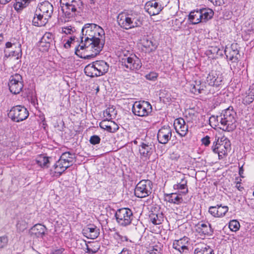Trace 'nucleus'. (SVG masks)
<instances>
[{
  "mask_svg": "<svg viewBox=\"0 0 254 254\" xmlns=\"http://www.w3.org/2000/svg\"><path fill=\"white\" fill-rule=\"evenodd\" d=\"M205 54L209 58L212 59H217L223 56V48H220L216 46H209L208 50L205 51Z\"/></svg>",
  "mask_w": 254,
  "mask_h": 254,
  "instance_id": "obj_21",
  "label": "nucleus"
},
{
  "mask_svg": "<svg viewBox=\"0 0 254 254\" xmlns=\"http://www.w3.org/2000/svg\"><path fill=\"white\" fill-rule=\"evenodd\" d=\"M75 38L76 37L75 36L70 37L69 39L68 40L66 43L64 44L65 48H67L70 47V45L71 44H74V43L75 42Z\"/></svg>",
  "mask_w": 254,
  "mask_h": 254,
  "instance_id": "obj_54",
  "label": "nucleus"
},
{
  "mask_svg": "<svg viewBox=\"0 0 254 254\" xmlns=\"http://www.w3.org/2000/svg\"><path fill=\"white\" fill-rule=\"evenodd\" d=\"M9 56L16 57V59L18 60L22 57L21 45L20 44H17L15 46V50L12 51L9 53Z\"/></svg>",
  "mask_w": 254,
  "mask_h": 254,
  "instance_id": "obj_42",
  "label": "nucleus"
},
{
  "mask_svg": "<svg viewBox=\"0 0 254 254\" xmlns=\"http://www.w3.org/2000/svg\"><path fill=\"white\" fill-rule=\"evenodd\" d=\"M81 33L80 37L81 41L87 42V44L92 43V44L100 42L102 44L101 49H103L105 42L101 38L105 33L101 27L94 23H87L82 27Z\"/></svg>",
  "mask_w": 254,
  "mask_h": 254,
  "instance_id": "obj_2",
  "label": "nucleus"
},
{
  "mask_svg": "<svg viewBox=\"0 0 254 254\" xmlns=\"http://www.w3.org/2000/svg\"><path fill=\"white\" fill-rule=\"evenodd\" d=\"M145 77L148 80L154 81L157 78V74L155 72H152L146 74Z\"/></svg>",
  "mask_w": 254,
  "mask_h": 254,
  "instance_id": "obj_53",
  "label": "nucleus"
},
{
  "mask_svg": "<svg viewBox=\"0 0 254 254\" xmlns=\"http://www.w3.org/2000/svg\"><path fill=\"white\" fill-rule=\"evenodd\" d=\"M206 87L204 83L202 82L200 80H195L191 85L190 90L192 93L197 95L204 93Z\"/></svg>",
  "mask_w": 254,
  "mask_h": 254,
  "instance_id": "obj_28",
  "label": "nucleus"
},
{
  "mask_svg": "<svg viewBox=\"0 0 254 254\" xmlns=\"http://www.w3.org/2000/svg\"><path fill=\"white\" fill-rule=\"evenodd\" d=\"M96 252V251H93L92 249H91V248H89V247H87V251H86V253H89V254H94Z\"/></svg>",
  "mask_w": 254,
  "mask_h": 254,
  "instance_id": "obj_62",
  "label": "nucleus"
},
{
  "mask_svg": "<svg viewBox=\"0 0 254 254\" xmlns=\"http://www.w3.org/2000/svg\"><path fill=\"white\" fill-rule=\"evenodd\" d=\"M43 164H40V165L42 167H47V164L49 163V159L47 157H43L42 158Z\"/></svg>",
  "mask_w": 254,
  "mask_h": 254,
  "instance_id": "obj_57",
  "label": "nucleus"
},
{
  "mask_svg": "<svg viewBox=\"0 0 254 254\" xmlns=\"http://www.w3.org/2000/svg\"><path fill=\"white\" fill-rule=\"evenodd\" d=\"M194 254H214L213 249L205 244L198 245L194 250Z\"/></svg>",
  "mask_w": 254,
  "mask_h": 254,
  "instance_id": "obj_32",
  "label": "nucleus"
},
{
  "mask_svg": "<svg viewBox=\"0 0 254 254\" xmlns=\"http://www.w3.org/2000/svg\"><path fill=\"white\" fill-rule=\"evenodd\" d=\"M60 4L64 22L71 20L78 15L82 7L81 0H60Z\"/></svg>",
  "mask_w": 254,
  "mask_h": 254,
  "instance_id": "obj_4",
  "label": "nucleus"
},
{
  "mask_svg": "<svg viewBox=\"0 0 254 254\" xmlns=\"http://www.w3.org/2000/svg\"><path fill=\"white\" fill-rule=\"evenodd\" d=\"M218 141V139L213 142V144L212 146V149L215 153H217L218 154L219 158L221 159L223 158V155H224L226 154V152H222L220 151L219 150L221 147H223L221 145H220L217 143ZM225 147V146H224Z\"/></svg>",
  "mask_w": 254,
  "mask_h": 254,
  "instance_id": "obj_43",
  "label": "nucleus"
},
{
  "mask_svg": "<svg viewBox=\"0 0 254 254\" xmlns=\"http://www.w3.org/2000/svg\"><path fill=\"white\" fill-rule=\"evenodd\" d=\"M11 0H0V3L5 4L9 2Z\"/></svg>",
  "mask_w": 254,
  "mask_h": 254,
  "instance_id": "obj_64",
  "label": "nucleus"
},
{
  "mask_svg": "<svg viewBox=\"0 0 254 254\" xmlns=\"http://www.w3.org/2000/svg\"><path fill=\"white\" fill-rule=\"evenodd\" d=\"M172 137V129L169 126H164L158 131L157 139L159 143H167Z\"/></svg>",
  "mask_w": 254,
  "mask_h": 254,
  "instance_id": "obj_14",
  "label": "nucleus"
},
{
  "mask_svg": "<svg viewBox=\"0 0 254 254\" xmlns=\"http://www.w3.org/2000/svg\"><path fill=\"white\" fill-rule=\"evenodd\" d=\"M239 47L237 43H233L230 47L225 48L224 52L226 58L232 64H237L240 57Z\"/></svg>",
  "mask_w": 254,
  "mask_h": 254,
  "instance_id": "obj_11",
  "label": "nucleus"
},
{
  "mask_svg": "<svg viewBox=\"0 0 254 254\" xmlns=\"http://www.w3.org/2000/svg\"><path fill=\"white\" fill-rule=\"evenodd\" d=\"M196 231L201 236H211L213 229L207 222H200L196 225Z\"/></svg>",
  "mask_w": 254,
  "mask_h": 254,
  "instance_id": "obj_17",
  "label": "nucleus"
},
{
  "mask_svg": "<svg viewBox=\"0 0 254 254\" xmlns=\"http://www.w3.org/2000/svg\"><path fill=\"white\" fill-rule=\"evenodd\" d=\"M129 19L127 12H123L120 13L117 17V21L119 25L126 30L130 29L129 24Z\"/></svg>",
  "mask_w": 254,
  "mask_h": 254,
  "instance_id": "obj_27",
  "label": "nucleus"
},
{
  "mask_svg": "<svg viewBox=\"0 0 254 254\" xmlns=\"http://www.w3.org/2000/svg\"><path fill=\"white\" fill-rule=\"evenodd\" d=\"M53 9V5L48 1L40 3L32 20L33 25L38 27L45 26L52 17Z\"/></svg>",
  "mask_w": 254,
  "mask_h": 254,
  "instance_id": "obj_3",
  "label": "nucleus"
},
{
  "mask_svg": "<svg viewBox=\"0 0 254 254\" xmlns=\"http://www.w3.org/2000/svg\"><path fill=\"white\" fill-rule=\"evenodd\" d=\"M14 8L16 11L22 10L29 4L31 0H15Z\"/></svg>",
  "mask_w": 254,
  "mask_h": 254,
  "instance_id": "obj_41",
  "label": "nucleus"
},
{
  "mask_svg": "<svg viewBox=\"0 0 254 254\" xmlns=\"http://www.w3.org/2000/svg\"><path fill=\"white\" fill-rule=\"evenodd\" d=\"M142 45L146 49V52L150 53L154 51L157 46L153 42V40L148 39V38H144L142 40Z\"/></svg>",
  "mask_w": 254,
  "mask_h": 254,
  "instance_id": "obj_31",
  "label": "nucleus"
},
{
  "mask_svg": "<svg viewBox=\"0 0 254 254\" xmlns=\"http://www.w3.org/2000/svg\"><path fill=\"white\" fill-rule=\"evenodd\" d=\"M166 200L170 203L176 204H180L183 201V198L176 193H172L167 194L166 196Z\"/></svg>",
  "mask_w": 254,
  "mask_h": 254,
  "instance_id": "obj_36",
  "label": "nucleus"
},
{
  "mask_svg": "<svg viewBox=\"0 0 254 254\" xmlns=\"http://www.w3.org/2000/svg\"><path fill=\"white\" fill-rule=\"evenodd\" d=\"M8 242L7 237L6 236H2L0 237V249L3 248L5 247Z\"/></svg>",
  "mask_w": 254,
  "mask_h": 254,
  "instance_id": "obj_52",
  "label": "nucleus"
},
{
  "mask_svg": "<svg viewBox=\"0 0 254 254\" xmlns=\"http://www.w3.org/2000/svg\"><path fill=\"white\" fill-rule=\"evenodd\" d=\"M60 158L70 167L75 161V155L70 152H65L62 154Z\"/></svg>",
  "mask_w": 254,
  "mask_h": 254,
  "instance_id": "obj_34",
  "label": "nucleus"
},
{
  "mask_svg": "<svg viewBox=\"0 0 254 254\" xmlns=\"http://www.w3.org/2000/svg\"><path fill=\"white\" fill-rule=\"evenodd\" d=\"M84 72L87 76L91 77L101 76L96 62L87 65L84 68Z\"/></svg>",
  "mask_w": 254,
  "mask_h": 254,
  "instance_id": "obj_22",
  "label": "nucleus"
},
{
  "mask_svg": "<svg viewBox=\"0 0 254 254\" xmlns=\"http://www.w3.org/2000/svg\"><path fill=\"white\" fill-rule=\"evenodd\" d=\"M189 238L187 237H184L179 240H176L173 242V248L181 254H187L189 251Z\"/></svg>",
  "mask_w": 254,
  "mask_h": 254,
  "instance_id": "obj_13",
  "label": "nucleus"
},
{
  "mask_svg": "<svg viewBox=\"0 0 254 254\" xmlns=\"http://www.w3.org/2000/svg\"><path fill=\"white\" fill-rule=\"evenodd\" d=\"M239 175L241 177H243L242 175L244 173V169L243 168V166L239 167Z\"/></svg>",
  "mask_w": 254,
  "mask_h": 254,
  "instance_id": "obj_61",
  "label": "nucleus"
},
{
  "mask_svg": "<svg viewBox=\"0 0 254 254\" xmlns=\"http://www.w3.org/2000/svg\"><path fill=\"white\" fill-rule=\"evenodd\" d=\"M54 38L53 35L50 32H46L41 38L40 42V45L45 47L47 49L50 47V43L52 42Z\"/></svg>",
  "mask_w": 254,
  "mask_h": 254,
  "instance_id": "obj_33",
  "label": "nucleus"
},
{
  "mask_svg": "<svg viewBox=\"0 0 254 254\" xmlns=\"http://www.w3.org/2000/svg\"><path fill=\"white\" fill-rule=\"evenodd\" d=\"M152 111V106L148 101H136L132 107V113L139 117L147 116Z\"/></svg>",
  "mask_w": 254,
  "mask_h": 254,
  "instance_id": "obj_8",
  "label": "nucleus"
},
{
  "mask_svg": "<svg viewBox=\"0 0 254 254\" xmlns=\"http://www.w3.org/2000/svg\"><path fill=\"white\" fill-rule=\"evenodd\" d=\"M103 120L99 124V126L101 128L106 130L109 132H115L117 131L119 127L118 125L113 121Z\"/></svg>",
  "mask_w": 254,
  "mask_h": 254,
  "instance_id": "obj_24",
  "label": "nucleus"
},
{
  "mask_svg": "<svg viewBox=\"0 0 254 254\" xmlns=\"http://www.w3.org/2000/svg\"><path fill=\"white\" fill-rule=\"evenodd\" d=\"M153 184L149 180H142L136 185L134 195L138 198H144L152 193Z\"/></svg>",
  "mask_w": 254,
  "mask_h": 254,
  "instance_id": "obj_6",
  "label": "nucleus"
},
{
  "mask_svg": "<svg viewBox=\"0 0 254 254\" xmlns=\"http://www.w3.org/2000/svg\"><path fill=\"white\" fill-rule=\"evenodd\" d=\"M187 184V180L185 177H183V178L181 179L180 182H178L176 184L174 185L173 188L174 190H177L180 191L182 193L186 194L188 192Z\"/></svg>",
  "mask_w": 254,
  "mask_h": 254,
  "instance_id": "obj_30",
  "label": "nucleus"
},
{
  "mask_svg": "<svg viewBox=\"0 0 254 254\" xmlns=\"http://www.w3.org/2000/svg\"><path fill=\"white\" fill-rule=\"evenodd\" d=\"M254 100V95L251 94V95H248V96H246V97L244 99L243 101L244 102V103L248 105L250 103H252Z\"/></svg>",
  "mask_w": 254,
  "mask_h": 254,
  "instance_id": "obj_51",
  "label": "nucleus"
},
{
  "mask_svg": "<svg viewBox=\"0 0 254 254\" xmlns=\"http://www.w3.org/2000/svg\"><path fill=\"white\" fill-rule=\"evenodd\" d=\"M114 237L116 240L118 241V242L127 241L128 240L127 236H123L118 232H116L114 234Z\"/></svg>",
  "mask_w": 254,
  "mask_h": 254,
  "instance_id": "obj_49",
  "label": "nucleus"
},
{
  "mask_svg": "<svg viewBox=\"0 0 254 254\" xmlns=\"http://www.w3.org/2000/svg\"><path fill=\"white\" fill-rule=\"evenodd\" d=\"M118 254H129V251L127 248H124L121 253Z\"/></svg>",
  "mask_w": 254,
  "mask_h": 254,
  "instance_id": "obj_60",
  "label": "nucleus"
},
{
  "mask_svg": "<svg viewBox=\"0 0 254 254\" xmlns=\"http://www.w3.org/2000/svg\"><path fill=\"white\" fill-rule=\"evenodd\" d=\"M115 217L118 223L122 226L129 225L133 218L132 211L127 208L118 209L115 213Z\"/></svg>",
  "mask_w": 254,
  "mask_h": 254,
  "instance_id": "obj_7",
  "label": "nucleus"
},
{
  "mask_svg": "<svg viewBox=\"0 0 254 254\" xmlns=\"http://www.w3.org/2000/svg\"><path fill=\"white\" fill-rule=\"evenodd\" d=\"M46 230L47 228L44 225L37 224L30 229L29 233L32 236L36 238H43Z\"/></svg>",
  "mask_w": 254,
  "mask_h": 254,
  "instance_id": "obj_23",
  "label": "nucleus"
},
{
  "mask_svg": "<svg viewBox=\"0 0 254 254\" xmlns=\"http://www.w3.org/2000/svg\"><path fill=\"white\" fill-rule=\"evenodd\" d=\"M97 44H92L87 42L81 41L78 45H75V54L79 57L85 59H90L98 55L102 50L101 49V43L97 42Z\"/></svg>",
  "mask_w": 254,
  "mask_h": 254,
  "instance_id": "obj_5",
  "label": "nucleus"
},
{
  "mask_svg": "<svg viewBox=\"0 0 254 254\" xmlns=\"http://www.w3.org/2000/svg\"><path fill=\"white\" fill-rule=\"evenodd\" d=\"M17 230L19 232H23L27 228V223L23 220H19L16 224Z\"/></svg>",
  "mask_w": 254,
  "mask_h": 254,
  "instance_id": "obj_44",
  "label": "nucleus"
},
{
  "mask_svg": "<svg viewBox=\"0 0 254 254\" xmlns=\"http://www.w3.org/2000/svg\"><path fill=\"white\" fill-rule=\"evenodd\" d=\"M117 114V111L113 106L109 107L107 108L103 112L104 117H106L105 120L111 121L115 118Z\"/></svg>",
  "mask_w": 254,
  "mask_h": 254,
  "instance_id": "obj_38",
  "label": "nucleus"
},
{
  "mask_svg": "<svg viewBox=\"0 0 254 254\" xmlns=\"http://www.w3.org/2000/svg\"><path fill=\"white\" fill-rule=\"evenodd\" d=\"M176 132L181 136H185L188 132V126L186 124L184 119H176L174 123Z\"/></svg>",
  "mask_w": 254,
  "mask_h": 254,
  "instance_id": "obj_16",
  "label": "nucleus"
},
{
  "mask_svg": "<svg viewBox=\"0 0 254 254\" xmlns=\"http://www.w3.org/2000/svg\"><path fill=\"white\" fill-rule=\"evenodd\" d=\"M83 231L87 237L91 239H96L99 235V229L94 225H88Z\"/></svg>",
  "mask_w": 254,
  "mask_h": 254,
  "instance_id": "obj_29",
  "label": "nucleus"
},
{
  "mask_svg": "<svg viewBox=\"0 0 254 254\" xmlns=\"http://www.w3.org/2000/svg\"><path fill=\"white\" fill-rule=\"evenodd\" d=\"M101 139L97 135H93L91 136L89 139V142L91 144L96 145L100 142Z\"/></svg>",
  "mask_w": 254,
  "mask_h": 254,
  "instance_id": "obj_48",
  "label": "nucleus"
},
{
  "mask_svg": "<svg viewBox=\"0 0 254 254\" xmlns=\"http://www.w3.org/2000/svg\"><path fill=\"white\" fill-rule=\"evenodd\" d=\"M64 249L63 248H60L59 249L55 250L53 252V254H62Z\"/></svg>",
  "mask_w": 254,
  "mask_h": 254,
  "instance_id": "obj_58",
  "label": "nucleus"
},
{
  "mask_svg": "<svg viewBox=\"0 0 254 254\" xmlns=\"http://www.w3.org/2000/svg\"><path fill=\"white\" fill-rule=\"evenodd\" d=\"M201 142L205 146H207L210 144V137L208 136H206L205 137L202 138L201 139Z\"/></svg>",
  "mask_w": 254,
  "mask_h": 254,
  "instance_id": "obj_55",
  "label": "nucleus"
},
{
  "mask_svg": "<svg viewBox=\"0 0 254 254\" xmlns=\"http://www.w3.org/2000/svg\"><path fill=\"white\" fill-rule=\"evenodd\" d=\"M227 206H222V204H217L216 206H210L208 209L209 213L213 217L222 218L224 217L228 211Z\"/></svg>",
  "mask_w": 254,
  "mask_h": 254,
  "instance_id": "obj_15",
  "label": "nucleus"
},
{
  "mask_svg": "<svg viewBox=\"0 0 254 254\" xmlns=\"http://www.w3.org/2000/svg\"><path fill=\"white\" fill-rule=\"evenodd\" d=\"M236 187L240 191H242L244 189V188L241 187L240 184L238 183L237 184Z\"/></svg>",
  "mask_w": 254,
  "mask_h": 254,
  "instance_id": "obj_63",
  "label": "nucleus"
},
{
  "mask_svg": "<svg viewBox=\"0 0 254 254\" xmlns=\"http://www.w3.org/2000/svg\"><path fill=\"white\" fill-rule=\"evenodd\" d=\"M189 19L192 24H196L202 22L201 11L200 10L191 11L189 14Z\"/></svg>",
  "mask_w": 254,
  "mask_h": 254,
  "instance_id": "obj_35",
  "label": "nucleus"
},
{
  "mask_svg": "<svg viewBox=\"0 0 254 254\" xmlns=\"http://www.w3.org/2000/svg\"><path fill=\"white\" fill-rule=\"evenodd\" d=\"M29 112L24 106L18 105L13 107L8 113V116L15 122H19L26 119Z\"/></svg>",
  "mask_w": 254,
  "mask_h": 254,
  "instance_id": "obj_9",
  "label": "nucleus"
},
{
  "mask_svg": "<svg viewBox=\"0 0 254 254\" xmlns=\"http://www.w3.org/2000/svg\"><path fill=\"white\" fill-rule=\"evenodd\" d=\"M13 46H14L15 47V46H17V44H15L14 43H12L11 42H7L5 44V47L6 48H11Z\"/></svg>",
  "mask_w": 254,
  "mask_h": 254,
  "instance_id": "obj_59",
  "label": "nucleus"
},
{
  "mask_svg": "<svg viewBox=\"0 0 254 254\" xmlns=\"http://www.w3.org/2000/svg\"><path fill=\"white\" fill-rule=\"evenodd\" d=\"M162 249L160 245H155L153 246L150 254H162Z\"/></svg>",
  "mask_w": 254,
  "mask_h": 254,
  "instance_id": "obj_50",
  "label": "nucleus"
},
{
  "mask_svg": "<svg viewBox=\"0 0 254 254\" xmlns=\"http://www.w3.org/2000/svg\"><path fill=\"white\" fill-rule=\"evenodd\" d=\"M67 165L62 159L60 158L53 166L55 175L57 177L60 176L69 167Z\"/></svg>",
  "mask_w": 254,
  "mask_h": 254,
  "instance_id": "obj_25",
  "label": "nucleus"
},
{
  "mask_svg": "<svg viewBox=\"0 0 254 254\" xmlns=\"http://www.w3.org/2000/svg\"><path fill=\"white\" fill-rule=\"evenodd\" d=\"M132 54H134L132 52H130L128 50H123L121 55V63L123 62V61H124V60H126V59L129 58V57H131L132 56Z\"/></svg>",
  "mask_w": 254,
  "mask_h": 254,
  "instance_id": "obj_46",
  "label": "nucleus"
},
{
  "mask_svg": "<svg viewBox=\"0 0 254 254\" xmlns=\"http://www.w3.org/2000/svg\"><path fill=\"white\" fill-rule=\"evenodd\" d=\"M130 29L140 27L142 25L141 16L137 12L130 11L127 12Z\"/></svg>",
  "mask_w": 254,
  "mask_h": 254,
  "instance_id": "obj_18",
  "label": "nucleus"
},
{
  "mask_svg": "<svg viewBox=\"0 0 254 254\" xmlns=\"http://www.w3.org/2000/svg\"><path fill=\"white\" fill-rule=\"evenodd\" d=\"M206 82L210 86H219L222 81V77L218 75L215 71H212L207 75Z\"/></svg>",
  "mask_w": 254,
  "mask_h": 254,
  "instance_id": "obj_26",
  "label": "nucleus"
},
{
  "mask_svg": "<svg viewBox=\"0 0 254 254\" xmlns=\"http://www.w3.org/2000/svg\"><path fill=\"white\" fill-rule=\"evenodd\" d=\"M154 145L149 142H141L139 147L140 155L146 158H149L153 151Z\"/></svg>",
  "mask_w": 254,
  "mask_h": 254,
  "instance_id": "obj_20",
  "label": "nucleus"
},
{
  "mask_svg": "<svg viewBox=\"0 0 254 254\" xmlns=\"http://www.w3.org/2000/svg\"><path fill=\"white\" fill-rule=\"evenodd\" d=\"M212 119H216L219 128L225 131L231 132L237 127V114L232 106L223 110L216 118L212 116L209 121Z\"/></svg>",
  "mask_w": 254,
  "mask_h": 254,
  "instance_id": "obj_1",
  "label": "nucleus"
},
{
  "mask_svg": "<svg viewBox=\"0 0 254 254\" xmlns=\"http://www.w3.org/2000/svg\"><path fill=\"white\" fill-rule=\"evenodd\" d=\"M163 215L162 213H155L151 212L149 214V219L150 221L155 225H159L163 221Z\"/></svg>",
  "mask_w": 254,
  "mask_h": 254,
  "instance_id": "obj_37",
  "label": "nucleus"
},
{
  "mask_svg": "<svg viewBox=\"0 0 254 254\" xmlns=\"http://www.w3.org/2000/svg\"><path fill=\"white\" fill-rule=\"evenodd\" d=\"M122 64L126 68L131 70H138L142 66L140 60L135 54H132L131 57H129V59H126L124 61H123Z\"/></svg>",
  "mask_w": 254,
  "mask_h": 254,
  "instance_id": "obj_12",
  "label": "nucleus"
},
{
  "mask_svg": "<svg viewBox=\"0 0 254 254\" xmlns=\"http://www.w3.org/2000/svg\"><path fill=\"white\" fill-rule=\"evenodd\" d=\"M8 87L12 94L19 93L23 87L22 76L18 73L11 75L9 79Z\"/></svg>",
  "mask_w": 254,
  "mask_h": 254,
  "instance_id": "obj_10",
  "label": "nucleus"
},
{
  "mask_svg": "<svg viewBox=\"0 0 254 254\" xmlns=\"http://www.w3.org/2000/svg\"><path fill=\"white\" fill-rule=\"evenodd\" d=\"M240 223L236 220H233L230 221L229 223V227L230 229L233 232L237 231L240 228Z\"/></svg>",
  "mask_w": 254,
  "mask_h": 254,
  "instance_id": "obj_45",
  "label": "nucleus"
},
{
  "mask_svg": "<svg viewBox=\"0 0 254 254\" xmlns=\"http://www.w3.org/2000/svg\"><path fill=\"white\" fill-rule=\"evenodd\" d=\"M201 11V18L202 22H206L211 19L213 15V11L210 9H203L200 10Z\"/></svg>",
  "mask_w": 254,
  "mask_h": 254,
  "instance_id": "obj_40",
  "label": "nucleus"
},
{
  "mask_svg": "<svg viewBox=\"0 0 254 254\" xmlns=\"http://www.w3.org/2000/svg\"><path fill=\"white\" fill-rule=\"evenodd\" d=\"M95 62L101 75H103L108 72L109 68V65L107 63L104 61H96Z\"/></svg>",
  "mask_w": 254,
  "mask_h": 254,
  "instance_id": "obj_39",
  "label": "nucleus"
},
{
  "mask_svg": "<svg viewBox=\"0 0 254 254\" xmlns=\"http://www.w3.org/2000/svg\"><path fill=\"white\" fill-rule=\"evenodd\" d=\"M75 30V28L71 26L64 27L62 28V33H64L66 35L72 34Z\"/></svg>",
  "mask_w": 254,
  "mask_h": 254,
  "instance_id": "obj_47",
  "label": "nucleus"
},
{
  "mask_svg": "<svg viewBox=\"0 0 254 254\" xmlns=\"http://www.w3.org/2000/svg\"><path fill=\"white\" fill-rule=\"evenodd\" d=\"M163 7L161 4H159L155 0L149 1L146 3L145 8L146 11L150 15H155L158 14L162 10Z\"/></svg>",
  "mask_w": 254,
  "mask_h": 254,
  "instance_id": "obj_19",
  "label": "nucleus"
},
{
  "mask_svg": "<svg viewBox=\"0 0 254 254\" xmlns=\"http://www.w3.org/2000/svg\"><path fill=\"white\" fill-rule=\"evenodd\" d=\"M227 0H215L214 4L216 5H221L227 2Z\"/></svg>",
  "mask_w": 254,
  "mask_h": 254,
  "instance_id": "obj_56",
  "label": "nucleus"
}]
</instances>
